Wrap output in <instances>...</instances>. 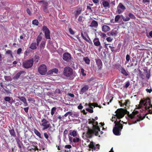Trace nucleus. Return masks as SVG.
Here are the masks:
<instances>
[{"label":"nucleus","mask_w":152,"mask_h":152,"mask_svg":"<svg viewBox=\"0 0 152 152\" xmlns=\"http://www.w3.org/2000/svg\"><path fill=\"white\" fill-rule=\"evenodd\" d=\"M98 123L97 121L94 122V124L93 126L92 129H91L89 126H87L88 130L86 133L87 137L88 138L92 137L94 135L96 136L100 137V135H99V132L100 131V127L98 125Z\"/></svg>","instance_id":"nucleus-1"},{"label":"nucleus","mask_w":152,"mask_h":152,"mask_svg":"<svg viewBox=\"0 0 152 152\" xmlns=\"http://www.w3.org/2000/svg\"><path fill=\"white\" fill-rule=\"evenodd\" d=\"M145 114L143 117L139 114V112L135 110L130 114L129 113L128 114L129 118L132 120L133 124H136L137 122L143 120L145 117Z\"/></svg>","instance_id":"nucleus-2"},{"label":"nucleus","mask_w":152,"mask_h":152,"mask_svg":"<svg viewBox=\"0 0 152 152\" xmlns=\"http://www.w3.org/2000/svg\"><path fill=\"white\" fill-rule=\"evenodd\" d=\"M120 120L118 121L116 120L114 122L115 124L113 128V133L115 135H120L121 134V132L123 129V125L120 123Z\"/></svg>","instance_id":"nucleus-3"},{"label":"nucleus","mask_w":152,"mask_h":152,"mask_svg":"<svg viewBox=\"0 0 152 152\" xmlns=\"http://www.w3.org/2000/svg\"><path fill=\"white\" fill-rule=\"evenodd\" d=\"M73 71V69L71 68L66 66L64 68L63 74L64 76L68 77L69 80H71L74 78L72 75Z\"/></svg>","instance_id":"nucleus-4"},{"label":"nucleus","mask_w":152,"mask_h":152,"mask_svg":"<svg viewBox=\"0 0 152 152\" xmlns=\"http://www.w3.org/2000/svg\"><path fill=\"white\" fill-rule=\"evenodd\" d=\"M34 60L32 58L23 61L22 63V66L25 69H29L32 67L33 65Z\"/></svg>","instance_id":"nucleus-5"},{"label":"nucleus","mask_w":152,"mask_h":152,"mask_svg":"<svg viewBox=\"0 0 152 152\" xmlns=\"http://www.w3.org/2000/svg\"><path fill=\"white\" fill-rule=\"evenodd\" d=\"M41 122L42 123L40 124V125L43 127L42 129L43 130L48 129L50 126L48 121L44 118H42Z\"/></svg>","instance_id":"nucleus-6"},{"label":"nucleus","mask_w":152,"mask_h":152,"mask_svg":"<svg viewBox=\"0 0 152 152\" xmlns=\"http://www.w3.org/2000/svg\"><path fill=\"white\" fill-rule=\"evenodd\" d=\"M38 71L41 75H45L47 72L46 66L44 64H42L40 65L38 68Z\"/></svg>","instance_id":"nucleus-7"},{"label":"nucleus","mask_w":152,"mask_h":152,"mask_svg":"<svg viewBox=\"0 0 152 152\" xmlns=\"http://www.w3.org/2000/svg\"><path fill=\"white\" fill-rule=\"evenodd\" d=\"M104 48L108 50V48H110L111 51L112 52H119L120 50V48H118V49H115V47H113V44H107L106 42L104 43Z\"/></svg>","instance_id":"nucleus-8"},{"label":"nucleus","mask_w":152,"mask_h":152,"mask_svg":"<svg viewBox=\"0 0 152 152\" xmlns=\"http://www.w3.org/2000/svg\"><path fill=\"white\" fill-rule=\"evenodd\" d=\"M89 148L92 149V151H98L99 149L100 145L99 144L95 145L92 142H91L88 145Z\"/></svg>","instance_id":"nucleus-9"},{"label":"nucleus","mask_w":152,"mask_h":152,"mask_svg":"<svg viewBox=\"0 0 152 152\" xmlns=\"http://www.w3.org/2000/svg\"><path fill=\"white\" fill-rule=\"evenodd\" d=\"M126 9L125 6L121 3H120L117 7V10L116 12L119 14L123 13Z\"/></svg>","instance_id":"nucleus-10"},{"label":"nucleus","mask_w":152,"mask_h":152,"mask_svg":"<svg viewBox=\"0 0 152 152\" xmlns=\"http://www.w3.org/2000/svg\"><path fill=\"white\" fill-rule=\"evenodd\" d=\"M42 30L45 33V38L48 39H50V31L49 29L46 26H44L42 27Z\"/></svg>","instance_id":"nucleus-11"},{"label":"nucleus","mask_w":152,"mask_h":152,"mask_svg":"<svg viewBox=\"0 0 152 152\" xmlns=\"http://www.w3.org/2000/svg\"><path fill=\"white\" fill-rule=\"evenodd\" d=\"M71 58V55L68 53H65L63 55V59L67 62L69 61Z\"/></svg>","instance_id":"nucleus-12"},{"label":"nucleus","mask_w":152,"mask_h":152,"mask_svg":"<svg viewBox=\"0 0 152 152\" xmlns=\"http://www.w3.org/2000/svg\"><path fill=\"white\" fill-rule=\"evenodd\" d=\"M117 67L118 68L119 71L126 76H127L129 75L126 72L124 68L121 65H117Z\"/></svg>","instance_id":"nucleus-13"},{"label":"nucleus","mask_w":152,"mask_h":152,"mask_svg":"<svg viewBox=\"0 0 152 152\" xmlns=\"http://www.w3.org/2000/svg\"><path fill=\"white\" fill-rule=\"evenodd\" d=\"M89 87L88 85H85L82 87L80 91V94L81 95L86 93L88 90Z\"/></svg>","instance_id":"nucleus-14"},{"label":"nucleus","mask_w":152,"mask_h":152,"mask_svg":"<svg viewBox=\"0 0 152 152\" xmlns=\"http://www.w3.org/2000/svg\"><path fill=\"white\" fill-rule=\"evenodd\" d=\"M95 60L99 70L101 69L102 66V63L101 60L98 58L95 59Z\"/></svg>","instance_id":"nucleus-15"},{"label":"nucleus","mask_w":152,"mask_h":152,"mask_svg":"<svg viewBox=\"0 0 152 152\" xmlns=\"http://www.w3.org/2000/svg\"><path fill=\"white\" fill-rule=\"evenodd\" d=\"M82 10V9L81 7H77L76 8V10L75 12V19H76L79 15L80 14Z\"/></svg>","instance_id":"nucleus-16"},{"label":"nucleus","mask_w":152,"mask_h":152,"mask_svg":"<svg viewBox=\"0 0 152 152\" xmlns=\"http://www.w3.org/2000/svg\"><path fill=\"white\" fill-rule=\"evenodd\" d=\"M9 130L10 135L11 137H16V136L14 128L12 127L11 128L9 126Z\"/></svg>","instance_id":"nucleus-17"},{"label":"nucleus","mask_w":152,"mask_h":152,"mask_svg":"<svg viewBox=\"0 0 152 152\" xmlns=\"http://www.w3.org/2000/svg\"><path fill=\"white\" fill-rule=\"evenodd\" d=\"M118 34L117 30L115 29H113L110 32L108 33V34L109 36H111L113 37L116 36Z\"/></svg>","instance_id":"nucleus-18"},{"label":"nucleus","mask_w":152,"mask_h":152,"mask_svg":"<svg viewBox=\"0 0 152 152\" xmlns=\"http://www.w3.org/2000/svg\"><path fill=\"white\" fill-rule=\"evenodd\" d=\"M146 100H148V104L149 105V106L148 107V108H147V110L148 109L149 113L152 114V104L151 103V100L149 98H148Z\"/></svg>","instance_id":"nucleus-19"},{"label":"nucleus","mask_w":152,"mask_h":152,"mask_svg":"<svg viewBox=\"0 0 152 152\" xmlns=\"http://www.w3.org/2000/svg\"><path fill=\"white\" fill-rule=\"evenodd\" d=\"M15 140L16 141L18 147L20 149H21L22 148V145H23V144L22 142L20 141L19 138H15Z\"/></svg>","instance_id":"nucleus-20"},{"label":"nucleus","mask_w":152,"mask_h":152,"mask_svg":"<svg viewBox=\"0 0 152 152\" xmlns=\"http://www.w3.org/2000/svg\"><path fill=\"white\" fill-rule=\"evenodd\" d=\"M93 42L94 45L96 46H99L100 45V42L98 38H95L94 39Z\"/></svg>","instance_id":"nucleus-21"},{"label":"nucleus","mask_w":152,"mask_h":152,"mask_svg":"<svg viewBox=\"0 0 152 152\" xmlns=\"http://www.w3.org/2000/svg\"><path fill=\"white\" fill-rule=\"evenodd\" d=\"M110 30V27L107 26L103 25L102 27V30L104 32H107Z\"/></svg>","instance_id":"nucleus-22"},{"label":"nucleus","mask_w":152,"mask_h":152,"mask_svg":"<svg viewBox=\"0 0 152 152\" xmlns=\"http://www.w3.org/2000/svg\"><path fill=\"white\" fill-rule=\"evenodd\" d=\"M25 71H20V72L18 73L15 76L13 77V79L14 80H17L19 77Z\"/></svg>","instance_id":"nucleus-23"},{"label":"nucleus","mask_w":152,"mask_h":152,"mask_svg":"<svg viewBox=\"0 0 152 152\" xmlns=\"http://www.w3.org/2000/svg\"><path fill=\"white\" fill-rule=\"evenodd\" d=\"M115 113H116L115 115L116 116L117 118L118 119L122 118L124 116V115L121 112L119 111H118L117 110L115 111Z\"/></svg>","instance_id":"nucleus-24"},{"label":"nucleus","mask_w":152,"mask_h":152,"mask_svg":"<svg viewBox=\"0 0 152 152\" xmlns=\"http://www.w3.org/2000/svg\"><path fill=\"white\" fill-rule=\"evenodd\" d=\"M98 26V23L97 21L95 20H93L89 25L90 27H94L96 28Z\"/></svg>","instance_id":"nucleus-25"},{"label":"nucleus","mask_w":152,"mask_h":152,"mask_svg":"<svg viewBox=\"0 0 152 152\" xmlns=\"http://www.w3.org/2000/svg\"><path fill=\"white\" fill-rule=\"evenodd\" d=\"M137 64V59L136 58H133L131 61V66H135Z\"/></svg>","instance_id":"nucleus-26"},{"label":"nucleus","mask_w":152,"mask_h":152,"mask_svg":"<svg viewBox=\"0 0 152 152\" xmlns=\"http://www.w3.org/2000/svg\"><path fill=\"white\" fill-rule=\"evenodd\" d=\"M147 98L145 100L142 99L140 101V104L138 105V108L139 109L141 108L142 106L143 105V104L146 102V101H147L146 99L148 98Z\"/></svg>","instance_id":"nucleus-27"},{"label":"nucleus","mask_w":152,"mask_h":152,"mask_svg":"<svg viewBox=\"0 0 152 152\" xmlns=\"http://www.w3.org/2000/svg\"><path fill=\"white\" fill-rule=\"evenodd\" d=\"M37 46L36 42H32L29 48L32 50H35L37 48Z\"/></svg>","instance_id":"nucleus-28"},{"label":"nucleus","mask_w":152,"mask_h":152,"mask_svg":"<svg viewBox=\"0 0 152 152\" xmlns=\"http://www.w3.org/2000/svg\"><path fill=\"white\" fill-rule=\"evenodd\" d=\"M48 3L43 5V11L46 13H48Z\"/></svg>","instance_id":"nucleus-29"},{"label":"nucleus","mask_w":152,"mask_h":152,"mask_svg":"<svg viewBox=\"0 0 152 152\" xmlns=\"http://www.w3.org/2000/svg\"><path fill=\"white\" fill-rule=\"evenodd\" d=\"M33 60L35 63H37L39 60V57L38 55H35Z\"/></svg>","instance_id":"nucleus-30"},{"label":"nucleus","mask_w":152,"mask_h":152,"mask_svg":"<svg viewBox=\"0 0 152 152\" xmlns=\"http://www.w3.org/2000/svg\"><path fill=\"white\" fill-rule=\"evenodd\" d=\"M34 132L35 134L39 138L42 139L41 137V134L37 129H34Z\"/></svg>","instance_id":"nucleus-31"},{"label":"nucleus","mask_w":152,"mask_h":152,"mask_svg":"<svg viewBox=\"0 0 152 152\" xmlns=\"http://www.w3.org/2000/svg\"><path fill=\"white\" fill-rule=\"evenodd\" d=\"M57 108L56 107H53L51 110V114L52 116H53L55 114H57V112H56Z\"/></svg>","instance_id":"nucleus-32"},{"label":"nucleus","mask_w":152,"mask_h":152,"mask_svg":"<svg viewBox=\"0 0 152 152\" xmlns=\"http://www.w3.org/2000/svg\"><path fill=\"white\" fill-rule=\"evenodd\" d=\"M88 106L90 108L93 109V106H94V107H97L98 105V104L96 103H89L88 104Z\"/></svg>","instance_id":"nucleus-33"},{"label":"nucleus","mask_w":152,"mask_h":152,"mask_svg":"<svg viewBox=\"0 0 152 152\" xmlns=\"http://www.w3.org/2000/svg\"><path fill=\"white\" fill-rule=\"evenodd\" d=\"M102 4L104 7L110 8L109 4L108 1H104L102 2Z\"/></svg>","instance_id":"nucleus-34"},{"label":"nucleus","mask_w":152,"mask_h":152,"mask_svg":"<svg viewBox=\"0 0 152 152\" xmlns=\"http://www.w3.org/2000/svg\"><path fill=\"white\" fill-rule=\"evenodd\" d=\"M121 17H122V19L124 21H127L129 20L130 19V18L128 16H126L125 17L123 16L122 15H121Z\"/></svg>","instance_id":"nucleus-35"},{"label":"nucleus","mask_w":152,"mask_h":152,"mask_svg":"<svg viewBox=\"0 0 152 152\" xmlns=\"http://www.w3.org/2000/svg\"><path fill=\"white\" fill-rule=\"evenodd\" d=\"M12 97L9 96H6L4 98V100L8 102L10 104H12V103H11L10 100Z\"/></svg>","instance_id":"nucleus-36"},{"label":"nucleus","mask_w":152,"mask_h":152,"mask_svg":"<svg viewBox=\"0 0 152 152\" xmlns=\"http://www.w3.org/2000/svg\"><path fill=\"white\" fill-rule=\"evenodd\" d=\"M83 60L86 64H90V60L88 57H84Z\"/></svg>","instance_id":"nucleus-37"},{"label":"nucleus","mask_w":152,"mask_h":152,"mask_svg":"<svg viewBox=\"0 0 152 152\" xmlns=\"http://www.w3.org/2000/svg\"><path fill=\"white\" fill-rule=\"evenodd\" d=\"M69 134L71 136H72L73 137H75L77 136V132L76 131L73 130L72 132H70Z\"/></svg>","instance_id":"nucleus-38"},{"label":"nucleus","mask_w":152,"mask_h":152,"mask_svg":"<svg viewBox=\"0 0 152 152\" xmlns=\"http://www.w3.org/2000/svg\"><path fill=\"white\" fill-rule=\"evenodd\" d=\"M2 91L4 93H6L7 94H10V93L9 89L7 88V89H5L3 88L2 89Z\"/></svg>","instance_id":"nucleus-39"},{"label":"nucleus","mask_w":152,"mask_h":152,"mask_svg":"<svg viewBox=\"0 0 152 152\" xmlns=\"http://www.w3.org/2000/svg\"><path fill=\"white\" fill-rule=\"evenodd\" d=\"M121 17V15H117L115 17V21L116 22H118L119 20V19Z\"/></svg>","instance_id":"nucleus-40"},{"label":"nucleus","mask_w":152,"mask_h":152,"mask_svg":"<svg viewBox=\"0 0 152 152\" xmlns=\"http://www.w3.org/2000/svg\"><path fill=\"white\" fill-rule=\"evenodd\" d=\"M32 24L36 26H37L39 24L38 21L37 19H34L32 21Z\"/></svg>","instance_id":"nucleus-41"},{"label":"nucleus","mask_w":152,"mask_h":152,"mask_svg":"<svg viewBox=\"0 0 152 152\" xmlns=\"http://www.w3.org/2000/svg\"><path fill=\"white\" fill-rule=\"evenodd\" d=\"M18 98H19L21 101L23 102H24L26 101V99L23 96H18Z\"/></svg>","instance_id":"nucleus-42"},{"label":"nucleus","mask_w":152,"mask_h":152,"mask_svg":"<svg viewBox=\"0 0 152 152\" xmlns=\"http://www.w3.org/2000/svg\"><path fill=\"white\" fill-rule=\"evenodd\" d=\"M128 15L130 18L132 19H135L136 18L135 16L132 13H130Z\"/></svg>","instance_id":"nucleus-43"},{"label":"nucleus","mask_w":152,"mask_h":152,"mask_svg":"<svg viewBox=\"0 0 152 152\" xmlns=\"http://www.w3.org/2000/svg\"><path fill=\"white\" fill-rule=\"evenodd\" d=\"M139 72L141 78L143 79H144L145 78V75H144L142 73V71H140V70H139Z\"/></svg>","instance_id":"nucleus-44"},{"label":"nucleus","mask_w":152,"mask_h":152,"mask_svg":"<svg viewBox=\"0 0 152 152\" xmlns=\"http://www.w3.org/2000/svg\"><path fill=\"white\" fill-rule=\"evenodd\" d=\"M146 77L148 79H149L150 77V71H148L147 70H146Z\"/></svg>","instance_id":"nucleus-45"},{"label":"nucleus","mask_w":152,"mask_h":152,"mask_svg":"<svg viewBox=\"0 0 152 152\" xmlns=\"http://www.w3.org/2000/svg\"><path fill=\"white\" fill-rule=\"evenodd\" d=\"M80 140V139L79 138L76 137V139H73L72 142H73L74 143H77L79 142Z\"/></svg>","instance_id":"nucleus-46"},{"label":"nucleus","mask_w":152,"mask_h":152,"mask_svg":"<svg viewBox=\"0 0 152 152\" xmlns=\"http://www.w3.org/2000/svg\"><path fill=\"white\" fill-rule=\"evenodd\" d=\"M84 71L85 70L83 69L82 68L81 69V74H82L83 76H85L86 75V74L84 73Z\"/></svg>","instance_id":"nucleus-47"},{"label":"nucleus","mask_w":152,"mask_h":152,"mask_svg":"<svg viewBox=\"0 0 152 152\" xmlns=\"http://www.w3.org/2000/svg\"><path fill=\"white\" fill-rule=\"evenodd\" d=\"M99 35L102 37H104L106 36V34L101 32H99Z\"/></svg>","instance_id":"nucleus-48"},{"label":"nucleus","mask_w":152,"mask_h":152,"mask_svg":"<svg viewBox=\"0 0 152 152\" xmlns=\"http://www.w3.org/2000/svg\"><path fill=\"white\" fill-rule=\"evenodd\" d=\"M6 54H10V56L12 58L13 57V56L12 55V52L10 50H8L6 52Z\"/></svg>","instance_id":"nucleus-49"},{"label":"nucleus","mask_w":152,"mask_h":152,"mask_svg":"<svg viewBox=\"0 0 152 152\" xmlns=\"http://www.w3.org/2000/svg\"><path fill=\"white\" fill-rule=\"evenodd\" d=\"M68 115L71 116L72 115V113L70 111L68 112L64 115V116L66 117Z\"/></svg>","instance_id":"nucleus-50"},{"label":"nucleus","mask_w":152,"mask_h":152,"mask_svg":"<svg viewBox=\"0 0 152 152\" xmlns=\"http://www.w3.org/2000/svg\"><path fill=\"white\" fill-rule=\"evenodd\" d=\"M61 90L59 89H56L55 91V94H61Z\"/></svg>","instance_id":"nucleus-51"},{"label":"nucleus","mask_w":152,"mask_h":152,"mask_svg":"<svg viewBox=\"0 0 152 152\" xmlns=\"http://www.w3.org/2000/svg\"><path fill=\"white\" fill-rule=\"evenodd\" d=\"M68 132V130L66 129L64 132L63 136L65 138H66V135L67 134Z\"/></svg>","instance_id":"nucleus-52"},{"label":"nucleus","mask_w":152,"mask_h":152,"mask_svg":"<svg viewBox=\"0 0 152 152\" xmlns=\"http://www.w3.org/2000/svg\"><path fill=\"white\" fill-rule=\"evenodd\" d=\"M81 36L86 41H88V40L85 37L84 35L83 34V32L81 33Z\"/></svg>","instance_id":"nucleus-53"},{"label":"nucleus","mask_w":152,"mask_h":152,"mask_svg":"<svg viewBox=\"0 0 152 152\" xmlns=\"http://www.w3.org/2000/svg\"><path fill=\"white\" fill-rule=\"evenodd\" d=\"M69 33L73 35L75 34V32L73 31L72 29L71 28H69Z\"/></svg>","instance_id":"nucleus-54"},{"label":"nucleus","mask_w":152,"mask_h":152,"mask_svg":"<svg viewBox=\"0 0 152 152\" xmlns=\"http://www.w3.org/2000/svg\"><path fill=\"white\" fill-rule=\"evenodd\" d=\"M95 120L93 119L92 118V120L91 121H89L88 122V124H92L93 126L94 124V122L95 121Z\"/></svg>","instance_id":"nucleus-55"},{"label":"nucleus","mask_w":152,"mask_h":152,"mask_svg":"<svg viewBox=\"0 0 152 152\" xmlns=\"http://www.w3.org/2000/svg\"><path fill=\"white\" fill-rule=\"evenodd\" d=\"M86 111L91 113H92L94 112L93 109L91 108H86Z\"/></svg>","instance_id":"nucleus-56"},{"label":"nucleus","mask_w":152,"mask_h":152,"mask_svg":"<svg viewBox=\"0 0 152 152\" xmlns=\"http://www.w3.org/2000/svg\"><path fill=\"white\" fill-rule=\"evenodd\" d=\"M130 83L129 81H128L126 83L125 85L124 86V87L127 88L130 85Z\"/></svg>","instance_id":"nucleus-57"},{"label":"nucleus","mask_w":152,"mask_h":152,"mask_svg":"<svg viewBox=\"0 0 152 152\" xmlns=\"http://www.w3.org/2000/svg\"><path fill=\"white\" fill-rule=\"evenodd\" d=\"M38 2L39 3H42L43 4V5L45 4H46L48 3V2L45 1L44 0H42L38 1Z\"/></svg>","instance_id":"nucleus-58"},{"label":"nucleus","mask_w":152,"mask_h":152,"mask_svg":"<svg viewBox=\"0 0 152 152\" xmlns=\"http://www.w3.org/2000/svg\"><path fill=\"white\" fill-rule=\"evenodd\" d=\"M129 99H127L125 100V102L124 103V104L126 106L127 104H129Z\"/></svg>","instance_id":"nucleus-59"},{"label":"nucleus","mask_w":152,"mask_h":152,"mask_svg":"<svg viewBox=\"0 0 152 152\" xmlns=\"http://www.w3.org/2000/svg\"><path fill=\"white\" fill-rule=\"evenodd\" d=\"M113 40V39L110 37L106 38V40L108 42H111Z\"/></svg>","instance_id":"nucleus-60"},{"label":"nucleus","mask_w":152,"mask_h":152,"mask_svg":"<svg viewBox=\"0 0 152 152\" xmlns=\"http://www.w3.org/2000/svg\"><path fill=\"white\" fill-rule=\"evenodd\" d=\"M44 137H45V138L48 140L49 138V136L48 134L46 133L45 132L44 133Z\"/></svg>","instance_id":"nucleus-61"},{"label":"nucleus","mask_w":152,"mask_h":152,"mask_svg":"<svg viewBox=\"0 0 152 152\" xmlns=\"http://www.w3.org/2000/svg\"><path fill=\"white\" fill-rule=\"evenodd\" d=\"M22 50L21 48H19L17 50V53L18 55H20V53H21Z\"/></svg>","instance_id":"nucleus-62"},{"label":"nucleus","mask_w":152,"mask_h":152,"mask_svg":"<svg viewBox=\"0 0 152 152\" xmlns=\"http://www.w3.org/2000/svg\"><path fill=\"white\" fill-rule=\"evenodd\" d=\"M42 37L40 35H38L37 39V41H40L41 40Z\"/></svg>","instance_id":"nucleus-63"},{"label":"nucleus","mask_w":152,"mask_h":152,"mask_svg":"<svg viewBox=\"0 0 152 152\" xmlns=\"http://www.w3.org/2000/svg\"><path fill=\"white\" fill-rule=\"evenodd\" d=\"M53 72L55 73H57L58 72V69L57 68H54L52 69Z\"/></svg>","instance_id":"nucleus-64"}]
</instances>
